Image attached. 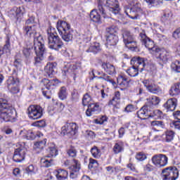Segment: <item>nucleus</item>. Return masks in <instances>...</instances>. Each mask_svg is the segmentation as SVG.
Segmentation results:
<instances>
[{"label": "nucleus", "instance_id": "2eb2a0df", "mask_svg": "<svg viewBox=\"0 0 180 180\" xmlns=\"http://www.w3.org/2000/svg\"><path fill=\"white\" fill-rule=\"evenodd\" d=\"M137 117L141 120H147L151 117V105L146 103L136 112Z\"/></svg>", "mask_w": 180, "mask_h": 180}, {"label": "nucleus", "instance_id": "4c0bfd02", "mask_svg": "<svg viewBox=\"0 0 180 180\" xmlns=\"http://www.w3.org/2000/svg\"><path fill=\"white\" fill-rule=\"evenodd\" d=\"M175 137V132L174 131L167 130L165 131V141L167 143H171Z\"/></svg>", "mask_w": 180, "mask_h": 180}, {"label": "nucleus", "instance_id": "69168bd1", "mask_svg": "<svg viewBox=\"0 0 180 180\" xmlns=\"http://www.w3.org/2000/svg\"><path fill=\"white\" fill-rule=\"evenodd\" d=\"M171 127H174V129H176L177 130H180V121H178L177 120H174Z\"/></svg>", "mask_w": 180, "mask_h": 180}, {"label": "nucleus", "instance_id": "7ed1b4c3", "mask_svg": "<svg viewBox=\"0 0 180 180\" xmlns=\"http://www.w3.org/2000/svg\"><path fill=\"white\" fill-rule=\"evenodd\" d=\"M131 67L129 68L126 72L129 77H137L139 71L143 72L144 70L151 72L154 70L155 65L153 63H148V60L144 58L134 57L131 60Z\"/></svg>", "mask_w": 180, "mask_h": 180}, {"label": "nucleus", "instance_id": "3c124183", "mask_svg": "<svg viewBox=\"0 0 180 180\" xmlns=\"http://www.w3.org/2000/svg\"><path fill=\"white\" fill-rule=\"evenodd\" d=\"M136 159L138 161H144V160H147V155L144 152H139L136 153Z\"/></svg>", "mask_w": 180, "mask_h": 180}, {"label": "nucleus", "instance_id": "423d86ee", "mask_svg": "<svg viewBox=\"0 0 180 180\" xmlns=\"http://www.w3.org/2000/svg\"><path fill=\"white\" fill-rule=\"evenodd\" d=\"M117 27L112 25L105 29V37L106 39L105 46L107 49H112L119 43V37L117 33Z\"/></svg>", "mask_w": 180, "mask_h": 180}, {"label": "nucleus", "instance_id": "774afa93", "mask_svg": "<svg viewBox=\"0 0 180 180\" xmlns=\"http://www.w3.org/2000/svg\"><path fill=\"white\" fill-rule=\"evenodd\" d=\"M173 37L174 39H179L180 38V27L179 29L176 30L173 32Z\"/></svg>", "mask_w": 180, "mask_h": 180}, {"label": "nucleus", "instance_id": "79ce46f5", "mask_svg": "<svg viewBox=\"0 0 180 180\" xmlns=\"http://www.w3.org/2000/svg\"><path fill=\"white\" fill-rule=\"evenodd\" d=\"M150 126L155 129H164L165 127V124L162 121H152L150 122Z\"/></svg>", "mask_w": 180, "mask_h": 180}, {"label": "nucleus", "instance_id": "20e7f679", "mask_svg": "<svg viewBox=\"0 0 180 180\" xmlns=\"http://www.w3.org/2000/svg\"><path fill=\"white\" fill-rule=\"evenodd\" d=\"M16 111L8 100L0 97V123L15 120Z\"/></svg>", "mask_w": 180, "mask_h": 180}, {"label": "nucleus", "instance_id": "412c9836", "mask_svg": "<svg viewBox=\"0 0 180 180\" xmlns=\"http://www.w3.org/2000/svg\"><path fill=\"white\" fill-rule=\"evenodd\" d=\"M56 68H57V63H48L44 68V72L46 74V77L51 78V77L56 74Z\"/></svg>", "mask_w": 180, "mask_h": 180}, {"label": "nucleus", "instance_id": "c03bdc74", "mask_svg": "<svg viewBox=\"0 0 180 180\" xmlns=\"http://www.w3.org/2000/svg\"><path fill=\"white\" fill-rule=\"evenodd\" d=\"M160 101L161 100L160 99L159 97L153 96L152 97H150L149 98V102H148L147 103H150V108H153V106H155V105H158V103H160Z\"/></svg>", "mask_w": 180, "mask_h": 180}, {"label": "nucleus", "instance_id": "603ef678", "mask_svg": "<svg viewBox=\"0 0 180 180\" xmlns=\"http://www.w3.org/2000/svg\"><path fill=\"white\" fill-rule=\"evenodd\" d=\"M98 160H94L93 158L89 159V169H92V168H96L98 167Z\"/></svg>", "mask_w": 180, "mask_h": 180}, {"label": "nucleus", "instance_id": "a878e982", "mask_svg": "<svg viewBox=\"0 0 180 180\" xmlns=\"http://www.w3.org/2000/svg\"><path fill=\"white\" fill-rule=\"evenodd\" d=\"M101 67L103 70H104L105 72H107L109 75L116 74V69L115 68V66L109 63H103Z\"/></svg>", "mask_w": 180, "mask_h": 180}, {"label": "nucleus", "instance_id": "aec40b11", "mask_svg": "<svg viewBox=\"0 0 180 180\" xmlns=\"http://www.w3.org/2000/svg\"><path fill=\"white\" fill-rule=\"evenodd\" d=\"M101 112V108L98 103H90L88 105V108L86 110V115L90 117L93 115H96Z\"/></svg>", "mask_w": 180, "mask_h": 180}, {"label": "nucleus", "instance_id": "f03ea898", "mask_svg": "<svg viewBox=\"0 0 180 180\" xmlns=\"http://www.w3.org/2000/svg\"><path fill=\"white\" fill-rule=\"evenodd\" d=\"M103 5V1L97 0L98 11L103 18H110V16L122 18L119 0H106L104 6Z\"/></svg>", "mask_w": 180, "mask_h": 180}, {"label": "nucleus", "instance_id": "37998d69", "mask_svg": "<svg viewBox=\"0 0 180 180\" xmlns=\"http://www.w3.org/2000/svg\"><path fill=\"white\" fill-rule=\"evenodd\" d=\"M150 117H155V119H161L162 117V112L160 110H150Z\"/></svg>", "mask_w": 180, "mask_h": 180}, {"label": "nucleus", "instance_id": "2f4dec72", "mask_svg": "<svg viewBox=\"0 0 180 180\" xmlns=\"http://www.w3.org/2000/svg\"><path fill=\"white\" fill-rule=\"evenodd\" d=\"M67 72H69V74H73L74 76V79L75 80V78H77V75H78V66L75 64H71L69 65L68 70H66Z\"/></svg>", "mask_w": 180, "mask_h": 180}, {"label": "nucleus", "instance_id": "0e129e2a", "mask_svg": "<svg viewBox=\"0 0 180 180\" xmlns=\"http://www.w3.org/2000/svg\"><path fill=\"white\" fill-rule=\"evenodd\" d=\"M134 11H135L136 13L138 12H141V7L140 6V4L139 3H136L135 5H134L131 8Z\"/></svg>", "mask_w": 180, "mask_h": 180}, {"label": "nucleus", "instance_id": "338daca9", "mask_svg": "<svg viewBox=\"0 0 180 180\" xmlns=\"http://www.w3.org/2000/svg\"><path fill=\"white\" fill-rule=\"evenodd\" d=\"M42 94L46 99H50L51 98V94L50 93V89L44 90V89H42Z\"/></svg>", "mask_w": 180, "mask_h": 180}, {"label": "nucleus", "instance_id": "6e6d98bb", "mask_svg": "<svg viewBox=\"0 0 180 180\" xmlns=\"http://www.w3.org/2000/svg\"><path fill=\"white\" fill-rule=\"evenodd\" d=\"M33 126L36 127H46V121L44 120L37 121L33 123Z\"/></svg>", "mask_w": 180, "mask_h": 180}, {"label": "nucleus", "instance_id": "a211bd4d", "mask_svg": "<svg viewBox=\"0 0 180 180\" xmlns=\"http://www.w3.org/2000/svg\"><path fill=\"white\" fill-rule=\"evenodd\" d=\"M69 169L70 170V177L72 178V179L77 178L78 172H79L81 169V162L77 159H73L72 160V165L69 167Z\"/></svg>", "mask_w": 180, "mask_h": 180}, {"label": "nucleus", "instance_id": "09e8293b", "mask_svg": "<svg viewBox=\"0 0 180 180\" xmlns=\"http://www.w3.org/2000/svg\"><path fill=\"white\" fill-rule=\"evenodd\" d=\"M67 154L69 157H72V158H75L77 157V149L75 147L71 146L67 151Z\"/></svg>", "mask_w": 180, "mask_h": 180}, {"label": "nucleus", "instance_id": "a18cd8bd", "mask_svg": "<svg viewBox=\"0 0 180 180\" xmlns=\"http://www.w3.org/2000/svg\"><path fill=\"white\" fill-rule=\"evenodd\" d=\"M103 80L105 81L106 82H109L110 84H112L113 86L116 85V82H115V80L106 73H103Z\"/></svg>", "mask_w": 180, "mask_h": 180}, {"label": "nucleus", "instance_id": "dca6fc26", "mask_svg": "<svg viewBox=\"0 0 180 180\" xmlns=\"http://www.w3.org/2000/svg\"><path fill=\"white\" fill-rule=\"evenodd\" d=\"M151 161L155 167L161 168L168 164V157L163 154L155 155L152 157Z\"/></svg>", "mask_w": 180, "mask_h": 180}, {"label": "nucleus", "instance_id": "4d7b16f0", "mask_svg": "<svg viewBox=\"0 0 180 180\" xmlns=\"http://www.w3.org/2000/svg\"><path fill=\"white\" fill-rule=\"evenodd\" d=\"M49 155L50 157H56L58 155V150L56 149L55 147L49 148Z\"/></svg>", "mask_w": 180, "mask_h": 180}, {"label": "nucleus", "instance_id": "b1692460", "mask_svg": "<svg viewBox=\"0 0 180 180\" xmlns=\"http://www.w3.org/2000/svg\"><path fill=\"white\" fill-rule=\"evenodd\" d=\"M41 84L45 86L46 89H51V86H56L58 85V79H43L41 82Z\"/></svg>", "mask_w": 180, "mask_h": 180}, {"label": "nucleus", "instance_id": "680f3d73", "mask_svg": "<svg viewBox=\"0 0 180 180\" xmlns=\"http://www.w3.org/2000/svg\"><path fill=\"white\" fill-rule=\"evenodd\" d=\"M34 23V17L31 16L27 20H26L24 26H30V25H33Z\"/></svg>", "mask_w": 180, "mask_h": 180}, {"label": "nucleus", "instance_id": "bb28decb", "mask_svg": "<svg viewBox=\"0 0 180 180\" xmlns=\"http://www.w3.org/2000/svg\"><path fill=\"white\" fill-rule=\"evenodd\" d=\"M56 177L57 180L68 179V171L64 169H58L56 170Z\"/></svg>", "mask_w": 180, "mask_h": 180}, {"label": "nucleus", "instance_id": "c9c22d12", "mask_svg": "<svg viewBox=\"0 0 180 180\" xmlns=\"http://www.w3.org/2000/svg\"><path fill=\"white\" fill-rule=\"evenodd\" d=\"M3 51L4 53H11V37L8 34L6 37L5 44L3 47L2 52Z\"/></svg>", "mask_w": 180, "mask_h": 180}, {"label": "nucleus", "instance_id": "58836bf2", "mask_svg": "<svg viewBox=\"0 0 180 180\" xmlns=\"http://www.w3.org/2000/svg\"><path fill=\"white\" fill-rule=\"evenodd\" d=\"M37 171H39V168H37V166H34L33 165H30L25 169V172L29 175H33V174H37Z\"/></svg>", "mask_w": 180, "mask_h": 180}, {"label": "nucleus", "instance_id": "8fccbe9b", "mask_svg": "<svg viewBox=\"0 0 180 180\" xmlns=\"http://www.w3.org/2000/svg\"><path fill=\"white\" fill-rule=\"evenodd\" d=\"M92 101V97L89 94H84L82 98V103L84 106H86L89 102Z\"/></svg>", "mask_w": 180, "mask_h": 180}, {"label": "nucleus", "instance_id": "49530a36", "mask_svg": "<svg viewBox=\"0 0 180 180\" xmlns=\"http://www.w3.org/2000/svg\"><path fill=\"white\" fill-rule=\"evenodd\" d=\"M119 103H120V101L112 98L109 101L108 106H113L114 109H119Z\"/></svg>", "mask_w": 180, "mask_h": 180}, {"label": "nucleus", "instance_id": "7c9ffc66", "mask_svg": "<svg viewBox=\"0 0 180 180\" xmlns=\"http://www.w3.org/2000/svg\"><path fill=\"white\" fill-rule=\"evenodd\" d=\"M50 158V155H46L43 158H41V167H44L45 168H49V167H51L53 164V160Z\"/></svg>", "mask_w": 180, "mask_h": 180}, {"label": "nucleus", "instance_id": "052dcab7", "mask_svg": "<svg viewBox=\"0 0 180 180\" xmlns=\"http://www.w3.org/2000/svg\"><path fill=\"white\" fill-rule=\"evenodd\" d=\"M144 171H146V172H151L155 169V167L150 164H147L144 167H143Z\"/></svg>", "mask_w": 180, "mask_h": 180}, {"label": "nucleus", "instance_id": "e2e57ef3", "mask_svg": "<svg viewBox=\"0 0 180 180\" xmlns=\"http://www.w3.org/2000/svg\"><path fill=\"white\" fill-rule=\"evenodd\" d=\"M27 140H34L36 139V134L32 131H28L27 134Z\"/></svg>", "mask_w": 180, "mask_h": 180}, {"label": "nucleus", "instance_id": "4be33fe9", "mask_svg": "<svg viewBox=\"0 0 180 180\" xmlns=\"http://www.w3.org/2000/svg\"><path fill=\"white\" fill-rule=\"evenodd\" d=\"M117 84L121 87V91H124L127 89L130 85V80L127 79L125 76H120L117 79Z\"/></svg>", "mask_w": 180, "mask_h": 180}, {"label": "nucleus", "instance_id": "72a5a7b5", "mask_svg": "<svg viewBox=\"0 0 180 180\" xmlns=\"http://www.w3.org/2000/svg\"><path fill=\"white\" fill-rule=\"evenodd\" d=\"M125 13L129 18L134 20L140 19V17H139V14H137L136 12L134 11L131 8H127L125 10Z\"/></svg>", "mask_w": 180, "mask_h": 180}, {"label": "nucleus", "instance_id": "4468645a", "mask_svg": "<svg viewBox=\"0 0 180 180\" xmlns=\"http://www.w3.org/2000/svg\"><path fill=\"white\" fill-rule=\"evenodd\" d=\"M156 56V58L158 60V64L160 65V68H163L164 64H167L171 55L167 50H161L160 48L157 49L156 52L153 53Z\"/></svg>", "mask_w": 180, "mask_h": 180}, {"label": "nucleus", "instance_id": "5fc2aeb1", "mask_svg": "<svg viewBox=\"0 0 180 180\" xmlns=\"http://www.w3.org/2000/svg\"><path fill=\"white\" fill-rule=\"evenodd\" d=\"M107 120L108 117L102 115L98 119L95 120V123H96V124H103V123H105V122H106Z\"/></svg>", "mask_w": 180, "mask_h": 180}, {"label": "nucleus", "instance_id": "6ab92c4d", "mask_svg": "<svg viewBox=\"0 0 180 180\" xmlns=\"http://www.w3.org/2000/svg\"><path fill=\"white\" fill-rule=\"evenodd\" d=\"M26 148L23 146L16 148L14 151L13 160L15 162H22L25 160V157H26Z\"/></svg>", "mask_w": 180, "mask_h": 180}, {"label": "nucleus", "instance_id": "9b49d317", "mask_svg": "<svg viewBox=\"0 0 180 180\" xmlns=\"http://www.w3.org/2000/svg\"><path fill=\"white\" fill-rule=\"evenodd\" d=\"M139 36L141 37V41L146 49H148L150 50L154 54L157 49H158V46H155V44L154 43V41L151 39L150 37H147V34H146V31H142L140 32Z\"/></svg>", "mask_w": 180, "mask_h": 180}, {"label": "nucleus", "instance_id": "1a4fd4ad", "mask_svg": "<svg viewBox=\"0 0 180 180\" xmlns=\"http://www.w3.org/2000/svg\"><path fill=\"white\" fill-rule=\"evenodd\" d=\"M179 176V172L176 167H166L161 173V178L162 180H176Z\"/></svg>", "mask_w": 180, "mask_h": 180}, {"label": "nucleus", "instance_id": "cd10ccee", "mask_svg": "<svg viewBox=\"0 0 180 180\" xmlns=\"http://www.w3.org/2000/svg\"><path fill=\"white\" fill-rule=\"evenodd\" d=\"M90 19L94 23H98L101 25L102 23V20H101V15L98 13L96 10H92L90 13Z\"/></svg>", "mask_w": 180, "mask_h": 180}, {"label": "nucleus", "instance_id": "864d4df0", "mask_svg": "<svg viewBox=\"0 0 180 180\" xmlns=\"http://www.w3.org/2000/svg\"><path fill=\"white\" fill-rule=\"evenodd\" d=\"M134 110H136V107H134L133 104H128L125 107L124 112H125L126 113H130L131 112H134Z\"/></svg>", "mask_w": 180, "mask_h": 180}, {"label": "nucleus", "instance_id": "473e14b6", "mask_svg": "<svg viewBox=\"0 0 180 180\" xmlns=\"http://www.w3.org/2000/svg\"><path fill=\"white\" fill-rule=\"evenodd\" d=\"M86 53H93L94 54H98L101 51V45L99 43H95L94 45L89 46L86 51Z\"/></svg>", "mask_w": 180, "mask_h": 180}, {"label": "nucleus", "instance_id": "5701e85b", "mask_svg": "<svg viewBox=\"0 0 180 180\" xmlns=\"http://www.w3.org/2000/svg\"><path fill=\"white\" fill-rule=\"evenodd\" d=\"M176 98H169L163 105V107L167 110V112H173V110H175V108H176Z\"/></svg>", "mask_w": 180, "mask_h": 180}, {"label": "nucleus", "instance_id": "393cba45", "mask_svg": "<svg viewBox=\"0 0 180 180\" xmlns=\"http://www.w3.org/2000/svg\"><path fill=\"white\" fill-rule=\"evenodd\" d=\"M47 144V139H44L43 140L38 141L34 143V150L36 153H39L41 150L44 149Z\"/></svg>", "mask_w": 180, "mask_h": 180}, {"label": "nucleus", "instance_id": "a19ab883", "mask_svg": "<svg viewBox=\"0 0 180 180\" xmlns=\"http://www.w3.org/2000/svg\"><path fill=\"white\" fill-rule=\"evenodd\" d=\"M90 153H91L92 157H94V158H101V150H99L98 147L94 146L93 148H91Z\"/></svg>", "mask_w": 180, "mask_h": 180}, {"label": "nucleus", "instance_id": "c85d7f7f", "mask_svg": "<svg viewBox=\"0 0 180 180\" xmlns=\"http://www.w3.org/2000/svg\"><path fill=\"white\" fill-rule=\"evenodd\" d=\"M124 150L123 142H117L113 146L112 151L114 154H119Z\"/></svg>", "mask_w": 180, "mask_h": 180}, {"label": "nucleus", "instance_id": "0eeeda50", "mask_svg": "<svg viewBox=\"0 0 180 180\" xmlns=\"http://www.w3.org/2000/svg\"><path fill=\"white\" fill-rule=\"evenodd\" d=\"M123 41L127 47L132 51H136L139 50L137 47V41L134 39V35L131 34V32L129 30L123 29L121 31Z\"/></svg>", "mask_w": 180, "mask_h": 180}, {"label": "nucleus", "instance_id": "e433bc0d", "mask_svg": "<svg viewBox=\"0 0 180 180\" xmlns=\"http://www.w3.org/2000/svg\"><path fill=\"white\" fill-rule=\"evenodd\" d=\"M34 49V45L32 48L27 47V48H24L22 50V54L27 60H29L30 57H32V54H33V52H32V50Z\"/></svg>", "mask_w": 180, "mask_h": 180}, {"label": "nucleus", "instance_id": "13d9d810", "mask_svg": "<svg viewBox=\"0 0 180 180\" xmlns=\"http://www.w3.org/2000/svg\"><path fill=\"white\" fill-rule=\"evenodd\" d=\"M169 13H164L163 15L161 18V22H162L163 23H167L168 22H169Z\"/></svg>", "mask_w": 180, "mask_h": 180}, {"label": "nucleus", "instance_id": "bf43d9fd", "mask_svg": "<svg viewBox=\"0 0 180 180\" xmlns=\"http://www.w3.org/2000/svg\"><path fill=\"white\" fill-rule=\"evenodd\" d=\"M79 98V95H78V91H77V90L74 89L72 91V97L71 99L72 101H73L74 102H77V100Z\"/></svg>", "mask_w": 180, "mask_h": 180}, {"label": "nucleus", "instance_id": "f3484780", "mask_svg": "<svg viewBox=\"0 0 180 180\" xmlns=\"http://www.w3.org/2000/svg\"><path fill=\"white\" fill-rule=\"evenodd\" d=\"M142 83L147 91L151 94H158L160 91V86H157L154 80L151 79H144Z\"/></svg>", "mask_w": 180, "mask_h": 180}, {"label": "nucleus", "instance_id": "f704fd0d", "mask_svg": "<svg viewBox=\"0 0 180 180\" xmlns=\"http://www.w3.org/2000/svg\"><path fill=\"white\" fill-rule=\"evenodd\" d=\"M179 85H180V83L178 82L171 87L169 90V95H171V96H176L177 95H179V93H180Z\"/></svg>", "mask_w": 180, "mask_h": 180}, {"label": "nucleus", "instance_id": "c756f323", "mask_svg": "<svg viewBox=\"0 0 180 180\" xmlns=\"http://www.w3.org/2000/svg\"><path fill=\"white\" fill-rule=\"evenodd\" d=\"M20 7H14L10 11V16H11L12 18H16L17 20H19V22H20V20H22V17H18V15H20Z\"/></svg>", "mask_w": 180, "mask_h": 180}, {"label": "nucleus", "instance_id": "ddd939ff", "mask_svg": "<svg viewBox=\"0 0 180 180\" xmlns=\"http://www.w3.org/2000/svg\"><path fill=\"white\" fill-rule=\"evenodd\" d=\"M27 114L30 119L37 120L43 116V108L37 105H30L27 108Z\"/></svg>", "mask_w": 180, "mask_h": 180}, {"label": "nucleus", "instance_id": "f257e3e1", "mask_svg": "<svg viewBox=\"0 0 180 180\" xmlns=\"http://www.w3.org/2000/svg\"><path fill=\"white\" fill-rule=\"evenodd\" d=\"M22 30L25 36L30 37V39H32V37L34 39V51L36 54L34 57V65L41 64V61L44 60V53L46 49L43 37L37 33V26L36 25H24Z\"/></svg>", "mask_w": 180, "mask_h": 180}, {"label": "nucleus", "instance_id": "39448f33", "mask_svg": "<svg viewBox=\"0 0 180 180\" xmlns=\"http://www.w3.org/2000/svg\"><path fill=\"white\" fill-rule=\"evenodd\" d=\"M56 27L60 36L64 41L67 43L72 41V39H74V30L71 29V25L68 24V22L59 20L57 22Z\"/></svg>", "mask_w": 180, "mask_h": 180}, {"label": "nucleus", "instance_id": "f8f14e48", "mask_svg": "<svg viewBox=\"0 0 180 180\" xmlns=\"http://www.w3.org/2000/svg\"><path fill=\"white\" fill-rule=\"evenodd\" d=\"M78 133V127L75 122H65V125L61 128L60 134L62 136H75Z\"/></svg>", "mask_w": 180, "mask_h": 180}, {"label": "nucleus", "instance_id": "ea45409f", "mask_svg": "<svg viewBox=\"0 0 180 180\" xmlns=\"http://www.w3.org/2000/svg\"><path fill=\"white\" fill-rule=\"evenodd\" d=\"M68 96L67 88H65V86H62L58 92V98H60L61 101H64L65 99H67Z\"/></svg>", "mask_w": 180, "mask_h": 180}, {"label": "nucleus", "instance_id": "9d476101", "mask_svg": "<svg viewBox=\"0 0 180 180\" xmlns=\"http://www.w3.org/2000/svg\"><path fill=\"white\" fill-rule=\"evenodd\" d=\"M11 77H10L6 82V86L11 94H18L19 92V87L18 84H19V79L15 77L18 75V72L16 70H13Z\"/></svg>", "mask_w": 180, "mask_h": 180}, {"label": "nucleus", "instance_id": "de8ad7c7", "mask_svg": "<svg viewBox=\"0 0 180 180\" xmlns=\"http://www.w3.org/2000/svg\"><path fill=\"white\" fill-rule=\"evenodd\" d=\"M171 68L174 72H180V61L175 60L174 63H172L171 65Z\"/></svg>", "mask_w": 180, "mask_h": 180}, {"label": "nucleus", "instance_id": "6e6552de", "mask_svg": "<svg viewBox=\"0 0 180 180\" xmlns=\"http://www.w3.org/2000/svg\"><path fill=\"white\" fill-rule=\"evenodd\" d=\"M48 41L49 49L55 50V51H58L64 46L63 40L56 32H48Z\"/></svg>", "mask_w": 180, "mask_h": 180}]
</instances>
